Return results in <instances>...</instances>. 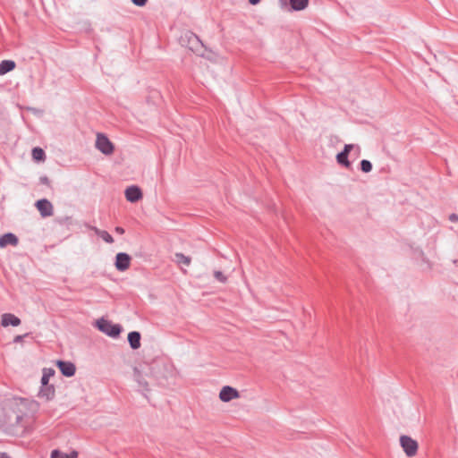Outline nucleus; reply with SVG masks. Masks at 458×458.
Returning a JSON list of instances; mask_svg holds the SVG:
<instances>
[{
    "label": "nucleus",
    "mask_w": 458,
    "mask_h": 458,
    "mask_svg": "<svg viewBox=\"0 0 458 458\" xmlns=\"http://www.w3.org/2000/svg\"><path fill=\"white\" fill-rule=\"evenodd\" d=\"M148 0H131V2L139 7H142L146 4Z\"/></svg>",
    "instance_id": "cd10ccee"
},
{
    "label": "nucleus",
    "mask_w": 458,
    "mask_h": 458,
    "mask_svg": "<svg viewBox=\"0 0 458 458\" xmlns=\"http://www.w3.org/2000/svg\"><path fill=\"white\" fill-rule=\"evenodd\" d=\"M238 397L239 392L235 388L229 386H223L219 393V398L225 403L230 402L233 399Z\"/></svg>",
    "instance_id": "6e6552de"
},
{
    "label": "nucleus",
    "mask_w": 458,
    "mask_h": 458,
    "mask_svg": "<svg viewBox=\"0 0 458 458\" xmlns=\"http://www.w3.org/2000/svg\"><path fill=\"white\" fill-rule=\"evenodd\" d=\"M0 458H10L5 453H0Z\"/></svg>",
    "instance_id": "473e14b6"
},
{
    "label": "nucleus",
    "mask_w": 458,
    "mask_h": 458,
    "mask_svg": "<svg viewBox=\"0 0 458 458\" xmlns=\"http://www.w3.org/2000/svg\"><path fill=\"white\" fill-rule=\"evenodd\" d=\"M39 181H40V183L45 184V185H49V183H50L49 179L46 175L45 176H41L39 178Z\"/></svg>",
    "instance_id": "c756f323"
},
{
    "label": "nucleus",
    "mask_w": 458,
    "mask_h": 458,
    "mask_svg": "<svg viewBox=\"0 0 458 458\" xmlns=\"http://www.w3.org/2000/svg\"><path fill=\"white\" fill-rule=\"evenodd\" d=\"M182 43L187 41V46L190 50L196 53L200 56H204L203 49L205 48L203 42L200 38L192 32H186L185 35L182 38Z\"/></svg>",
    "instance_id": "7ed1b4c3"
},
{
    "label": "nucleus",
    "mask_w": 458,
    "mask_h": 458,
    "mask_svg": "<svg viewBox=\"0 0 458 458\" xmlns=\"http://www.w3.org/2000/svg\"><path fill=\"white\" fill-rule=\"evenodd\" d=\"M55 392V390L53 385H41L38 392V397L45 399L46 401H49L54 398Z\"/></svg>",
    "instance_id": "4468645a"
},
{
    "label": "nucleus",
    "mask_w": 458,
    "mask_h": 458,
    "mask_svg": "<svg viewBox=\"0 0 458 458\" xmlns=\"http://www.w3.org/2000/svg\"><path fill=\"white\" fill-rule=\"evenodd\" d=\"M131 258L127 253L119 252L115 256V267L119 271L126 270L130 266Z\"/></svg>",
    "instance_id": "f8f14e48"
},
{
    "label": "nucleus",
    "mask_w": 458,
    "mask_h": 458,
    "mask_svg": "<svg viewBox=\"0 0 458 458\" xmlns=\"http://www.w3.org/2000/svg\"><path fill=\"white\" fill-rule=\"evenodd\" d=\"M259 2H260V0H249V3H250V4H253V5H255V4H259Z\"/></svg>",
    "instance_id": "2f4dec72"
},
{
    "label": "nucleus",
    "mask_w": 458,
    "mask_h": 458,
    "mask_svg": "<svg viewBox=\"0 0 458 458\" xmlns=\"http://www.w3.org/2000/svg\"><path fill=\"white\" fill-rule=\"evenodd\" d=\"M89 229L95 230V229H97V227H95V226H90Z\"/></svg>",
    "instance_id": "72a5a7b5"
},
{
    "label": "nucleus",
    "mask_w": 458,
    "mask_h": 458,
    "mask_svg": "<svg viewBox=\"0 0 458 458\" xmlns=\"http://www.w3.org/2000/svg\"><path fill=\"white\" fill-rule=\"evenodd\" d=\"M98 236L101 237L105 242L112 243L114 242L113 237L108 233L107 231H96Z\"/></svg>",
    "instance_id": "393cba45"
},
{
    "label": "nucleus",
    "mask_w": 458,
    "mask_h": 458,
    "mask_svg": "<svg viewBox=\"0 0 458 458\" xmlns=\"http://www.w3.org/2000/svg\"><path fill=\"white\" fill-rule=\"evenodd\" d=\"M114 229L119 230V229H122V228L119 227V226H116Z\"/></svg>",
    "instance_id": "f704fd0d"
},
{
    "label": "nucleus",
    "mask_w": 458,
    "mask_h": 458,
    "mask_svg": "<svg viewBox=\"0 0 458 458\" xmlns=\"http://www.w3.org/2000/svg\"><path fill=\"white\" fill-rule=\"evenodd\" d=\"M360 170L363 173H369L372 170V164L369 160L362 159L360 161Z\"/></svg>",
    "instance_id": "b1692460"
},
{
    "label": "nucleus",
    "mask_w": 458,
    "mask_h": 458,
    "mask_svg": "<svg viewBox=\"0 0 458 458\" xmlns=\"http://www.w3.org/2000/svg\"><path fill=\"white\" fill-rule=\"evenodd\" d=\"M448 219L450 222L452 223H456L458 222V215L455 214V213H453L451 214L449 216H448Z\"/></svg>",
    "instance_id": "c85d7f7f"
},
{
    "label": "nucleus",
    "mask_w": 458,
    "mask_h": 458,
    "mask_svg": "<svg viewBox=\"0 0 458 458\" xmlns=\"http://www.w3.org/2000/svg\"><path fill=\"white\" fill-rule=\"evenodd\" d=\"M18 244V237L13 233H4L0 237V248H5L8 245L16 246Z\"/></svg>",
    "instance_id": "2eb2a0df"
},
{
    "label": "nucleus",
    "mask_w": 458,
    "mask_h": 458,
    "mask_svg": "<svg viewBox=\"0 0 458 458\" xmlns=\"http://www.w3.org/2000/svg\"><path fill=\"white\" fill-rule=\"evenodd\" d=\"M411 258L421 271H428L431 268V263L420 247L411 246Z\"/></svg>",
    "instance_id": "20e7f679"
},
{
    "label": "nucleus",
    "mask_w": 458,
    "mask_h": 458,
    "mask_svg": "<svg viewBox=\"0 0 458 458\" xmlns=\"http://www.w3.org/2000/svg\"><path fill=\"white\" fill-rule=\"evenodd\" d=\"M55 371L52 368H44L42 370L41 385H49V379L55 375Z\"/></svg>",
    "instance_id": "6ab92c4d"
},
{
    "label": "nucleus",
    "mask_w": 458,
    "mask_h": 458,
    "mask_svg": "<svg viewBox=\"0 0 458 458\" xmlns=\"http://www.w3.org/2000/svg\"><path fill=\"white\" fill-rule=\"evenodd\" d=\"M16 66V64L13 60H3L0 63V75H4L9 72L13 71Z\"/></svg>",
    "instance_id": "f3484780"
},
{
    "label": "nucleus",
    "mask_w": 458,
    "mask_h": 458,
    "mask_svg": "<svg viewBox=\"0 0 458 458\" xmlns=\"http://www.w3.org/2000/svg\"><path fill=\"white\" fill-rule=\"evenodd\" d=\"M336 161L339 165L348 168L351 165L350 161L348 160V155L345 154V151H341L336 155Z\"/></svg>",
    "instance_id": "412c9836"
},
{
    "label": "nucleus",
    "mask_w": 458,
    "mask_h": 458,
    "mask_svg": "<svg viewBox=\"0 0 458 458\" xmlns=\"http://www.w3.org/2000/svg\"><path fill=\"white\" fill-rule=\"evenodd\" d=\"M289 4L293 11H302L304 10L308 4L309 0H289Z\"/></svg>",
    "instance_id": "a211bd4d"
},
{
    "label": "nucleus",
    "mask_w": 458,
    "mask_h": 458,
    "mask_svg": "<svg viewBox=\"0 0 458 458\" xmlns=\"http://www.w3.org/2000/svg\"><path fill=\"white\" fill-rule=\"evenodd\" d=\"M21 319L12 313H4L1 317V325L4 327L8 326L18 327Z\"/></svg>",
    "instance_id": "ddd939ff"
},
{
    "label": "nucleus",
    "mask_w": 458,
    "mask_h": 458,
    "mask_svg": "<svg viewBox=\"0 0 458 458\" xmlns=\"http://www.w3.org/2000/svg\"><path fill=\"white\" fill-rule=\"evenodd\" d=\"M45 152L41 148L36 147L32 149V157L37 161H42L45 159Z\"/></svg>",
    "instance_id": "4be33fe9"
},
{
    "label": "nucleus",
    "mask_w": 458,
    "mask_h": 458,
    "mask_svg": "<svg viewBox=\"0 0 458 458\" xmlns=\"http://www.w3.org/2000/svg\"><path fill=\"white\" fill-rule=\"evenodd\" d=\"M175 260L178 264H182L184 266H189L191 263L190 257L183 255L182 253L175 254Z\"/></svg>",
    "instance_id": "5701e85b"
},
{
    "label": "nucleus",
    "mask_w": 458,
    "mask_h": 458,
    "mask_svg": "<svg viewBox=\"0 0 458 458\" xmlns=\"http://www.w3.org/2000/svg\"><path fill=\"white\" fill-rule=\"evenodd\" d=\"M125 198L128 201L134 203L142 198V192L140 187L136 185L129 186L125 191Z\"/></svg>",
    "instance_id": "1a4fd4ad"
},
{
    "label": "nucleus",
    "mask_w": 458,
    "mask_h": 458,
    "mask_svg": "<svg viewBox=\"0 0 458 458\" xmlns=\"http://www.w3.org/2000/svg\"><path fill=\"white\" fill-rule=\"evenodd\" d=\"M144 369H140L138 368H134L133 369V377L134 380L138 383L139 386L140 387V391L144 394V396L147 397V394L145 392L148 390V382L146 381L144 376H143Z\"/></svg>",
    "instance_id": "9b49d317"
},
{
    "label": "nucleus",
    "mask_w": 458,
    "mask_h": 458,
    "mask_svg": "<svg viewBox=\"0 0 458 458\" xmlns=\"http://www.w3.org/2000/svg\"><path fill=\"white\" fill-rule=\"evenodd\" d=\"M140 334L138 331H131L128 334V342L132 350H137L140 347Z\"/></svg>",
    "instance_id": "dca6fc26"
},
{
    "label": "nucleus",
    "mask_w": 458,
    "mask_h": 458,
    "mask_svg": "<svg viewBox=\"0 0 458 458\" xmlns=\"http://www.w3.org/2000/svg\"><path fill=\"white\" fill-rule=\"evenodd\" d=\"M51 458H78V453L76 451H72L70 454H65L55 449L51 452Z\"/></svg>",
    "instance_id": "aec40b11"
},
{
    "label": "nucleus",
    "mask_w": 458,
    "mask_h": 458,
    "mask_svg": "<svg viewBox=\"0 0 458 458\" xmlns=\"http://www.w3.org/2000/svg\"><path fill=\"white\" fill-rule=\"evenodd\" d=\"M28 401L20 397L8 399L4 406L5 418L4 424L14 427L20 424L26 415Z\"/></svg>",
    "instance_id": "f257e3e1"
},
{
    "label": "nucleus",
    "mask_w": 458,
    "mask_h": 458,
    "mask_svg": "<svg viewBox=\"0 0 458 458\" xmlns=\"http://www.w3.org/2000/svg\"><path fill=\"white\" fill-rule=\"evenodd\" d=\"M96 327L100 332L113 338L118 337L122 332V327L119 324H113L104 318L97 320Z\"/></svg>",
    "instance_id": "f03ea898"
},
{
    "label": "nucleus",
    "mask_w": 458,
    "mask_h": 458,
    "mask_svg": "<svg viewBox=\"0 0 458 458\" xmlns=\"http://www.w3.org/2000/svg\"><path fill=\"white\" fill-rule=\"evenodd\" d=\"M96 148L105 155H110L114 152V145L110 140L102 133L97 135Z\"/></svg>",
    "instance_id": "423d86ee"
},
{
    "label": "nucleus",
    "mask_w": 458,
    "mask_h": 458,
    "mask_svg": "<svg viewBox=\"0 0 458 458\" xmlns=\"http://www.w3.org/2000/svg\"><path fill=\"white\" fill-rule=\"evenodd\" d=\"M36 207L43 217L49 216L53 213V205L47 199H38L36 202Z\"/></svg>",
    "instance_id": "0eeeda50"
},
{
    "label": "nucleus",
    "mask_w": 458,
    "mask_h": 458,
    "mask_svg": "<svg viewBox=\"0 0 458 458\" xmlns=\"http://www.w3.org/2000/svg\"><path fill=\"white\" fill-rule=\"evenodd\" d=\"M23 335H16L13 339L14 343H20L22 341Z\"/></svg>",
    "instance_id": "7c9ffc66"
},
{
    "label": "nucleus",
    "mask_w": 458,
    "mask_h": 458,
    "mask_svg": "<svg viewBox=\"0 0 458 458\" xmlns=\"http://www.w3.org/2000/svg\"><path fill=\"white\" fill-rule=\"evenodd\" d=\"M354 148H356L358 152L360 151V147L359 146H356L354 144H345L344 147V149L342 151H345V154L349 155L351 150H352Z\"/></svg>",
    "instance_id": "a878e982"
},
{
    "label": "nucleus",
    "mask_w": 458,
    "mask_h": 458,
    "mask_svg": "<svg viewBox=\"0 0 458 458\" xmlns=\"http://www.w3.org/2000/svg\"><path fill=\"white\" fill-rule=\"evenodd\" d=\"M56 365L61 373L65 377H72L75 374V365L71 361L57 360Z\"/></svg>",
    "instance_id": "9d476101"
},
{
    "label": "nucleus",
    "mask_w": 458,
    "mask_h": 458,
    "mask_svg": "<svg viewBox=\"0 0 458 458\" xmlns=\"http://www.w3.org/2000/svg\"><path fill=\"white\" fill-rule=\"evenodd\" d=\"M400 445L407 456L412 457L417 454L418 443L411 437L402 436L400 437Z\"/></svg>",
    "instance_id": "39448f33"
},
{
    "label": "nucleus",
    "mask_w": 458,
    "mask_h": 458,
    "mask_svg": "<svg viewBox=\"0 0 458 458\" xmlns=\"http://www.w3.org/2000/svg\"><path fill=\"white\" fill-rule=\"evenodd\" d=\"M214 276L221 283H225L226 281V276L221 271H215Z\"/></svg>",
    "instance_id": "bb28decb"
}]
</instances>
